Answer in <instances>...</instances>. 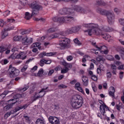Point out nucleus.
<instances>
[{"mask_svg":"<svg viewBox=\"0 0 124 124\" xmlns=\"http://www.w3.org/2000/svg\"><path fill=\"white\" fill-rule=\"evenodd\" d=\"M4 25V21L2 19L0 20V28H2Z\"/></svg>","mask_w":124,"mask_h":124,"instance_id":"nucleus-54","label":"nucleus"},{"mask_svg":"<svg viewBox=\"0 0 124 124\" xmlns=\"http://www.w3.org/2000/svg\"><path fill=\"white\" fill-rule=\"evenodd\" d=\"M120 56H121L122 59H123L124 61V51L123 52L120 53Z\"/></svg>","mask_w":124,"mask_h":124,"instance_id":"nucleus-64","label":"nucleus"},{"mask_svg":"<svg viewBox=\"0 0 124 124\" xmlns=\"http://www.w3.org/2000/svg\"><path fill=\"white\" fill-rule=\"evenodd\" d=\"M10 59H12V60H15L16 59V54L13 53L10 56Z\"/></svg>","mask_w":124,"mask_h":124,"instance_id":"nucleus-52","label":"nucleus"},{"mask_svg":"<svg viewBox=\"0 0 124 124\" xmlns=\"http://www.w3.org/2000/svg\"><path fill=\"white\" fill-rule=\"evenodd\" d=\"M74 42L76 44H78V45H82V43H81V42L79 41L78 38L74 39Z\"/></svg>","mask_w":124,"mask_h":124,"instance_id":"nucleus-32","label":"nucleus"},{"mask_svg":"<svg viewBox=\"0 0 124 124\" xmlns=\"http://www.w3.org/2000/svg\"><path fill=\"white\" fill-rule=\"evenodd\" d=\"M32 38H28L27 36H25V37L22 38L21 42L23 45H29L32 43Z\"/></svg>","mask_w":124,"mask_h":124,"instance_id":"nucleus-7","label":"nucleus"},{"mask_svg":"<svg viewBox=\"0 0 124 124\" xmlns=\"http://www.w3.org/2000/svg\"><path fill=\"white\" fill-rule=\"evenodd\" d=\"M83 97L80 95L73 96L71 100V105L74 109H79L83 105Z\"/></svg>","mask_w":124,"mask_h":124,"instance_id":"nucleus-3","label":"nucleus"},{"mask_svg":"<svg viewBox=\"0 0 124 124\" xmlns=\"http://www.w3.org/2000/svg\"><path fill=\"white\" fill-rule=\"evenodd\" d=\"M1 64H7L8 63V60L7 59H4L0 61Z\"/></svg>","mask_w":124,"mask_h":124,"instance_id":"nucleus-33","label":"nucleus"},{"mask_svg":"<svg viewBox=\"0 0 124 124\" xmlns=\"http://www.w3.org/2000/svg\"><path fill=\"white\" fill-rule=\"evenodd\" d=\"M59 14L61 15H66L67 14H71V9L68 8H64L61 9L59 11Z\"/></svg>","mask_w":124,"mask_h":124,"instance_id":"nucleus-9","label":"nucleus"},{"mask_svg":"<svg viewBox=\"0 0 124 124\" xmlns=\"http://www.w3.org/2000/svg\"><path fill=\"white\" fill-rule=\"evenodd\" d=\"M38 67L37 66H34L31 70V72H33L34 71H35V70H37Z\"/></svg>","mask_w":124,"mask_h":124,"instance_id":"nucleus-58","label":"nucleus"},{"mask_svg":"<svg viewBox=\"0 0 124 124\" xmlns=\"http://www.w3.org/2000/svg\"><path fill=\"white\" fill-rule=\"evenodd\" d=\"M119 22L121 24V25L124 26V19H120Z\"/></svg>","mask_w":124,"mask_h":124,"instance_id":"nucleus-63","label":"nucleus"},{"mask_svg":"<svg viewBox=\"0 0 124 124\" xmlns=\"http://www.w3.org/2000/svg\"><path fill=\"white\" fill-rule=\"evenodd\" d=\"M29 6L32 9L31 15L27 12L25 14V19L30 20L32 16H36L39 14V11H41L43 9V7L38 3L36 1H33L31 3L29 4Z\"/></svg>","mask_w":124,"mask_h":124,"instance_id":"nucleus-2","label":"nucleus"},{"mask_svg":"<svg viewBox=\"0 0 124 124\" xmlns=\"http://www.w3.org/2000/svg\"><path fill=\"white\" fill-rule=\"evenodd\" d=\"M117 68L119 70H124V64L120 65Z\"/></svg>","mask_w":124,"mask_h":124,"instance_id":"nucleus-55","label":"nucleus"},{"mask_svg":"<svg viewBox=\"0 0 124 124\" xmlns=\"http://www.w3.org/2000/svg\"><path fill=\"white\" fill-rule=\"evenodd\" d=\"M0 52H4V51H6V48L4 46H2L0 47Z\"/></svg>","mask_w":124,"mask_h":124,"instance_id":"nucleus-57","label":"nucleus"},{"mask_svg":"<svg viewBox=\"0 0 124 124\" xmlns=\"http://www.w3.org/2000/svg\"><path fill=\"white\" fill-rule=\"evenodd\" d=\"M80 31V27L78 26L72 27L70 29H68L66 31V33L67 34H71V33H75L79 31Z\"/></svg>","mask_w":124,"mask_h":124,"instance_id":"nucleus-8","label":"nucleus"},{"mask_svg":"<svg viewBox=\"0 0 124 124\" xmlns=\"http://www.w3.org/2000/svg\"><path fill=\"white\" fill-rule=\"evenodd\" d=\"M20 2H21L22 5H26L28 3L27 0H19Z\"/></svg>","mask_w":124,"mask_h":124,"instance_id":"nucleus-39","label":"nucleus"},{"mask_svg":"<svg viewBox=\"0 0 124 124\" xmlns=\"http://www.w3.org/2000/svg\"><path fill=\"white\" fill-rule=\"evenodd\" d=\"M82 84L85 87H88L89 85V78L88 77L83 76L82 77Z\"/></svg>","mask_w":124,"mask_h":124,"instance_id":"nucleus-15","label":"nucleus"},{"mask_svg":"<svg viewBox=\"0 0 124 124\" xmlns=\"http://www.w3.org/2000/svg\"><path fill=\"white\" fill-rule=\"evenodd\" d=\"M10 14V11L7 10L3 13V15L4 16V17H7V16H8Z\"/></svg>","mask_w":124,"mask_h":124,"instance_id":"nucleus-36","label":"nucleus"},{"mask_svg":"<svg viewBox=\"0 0 124 124\" xmlns=\"http://www.w3.org/2000/svg\"><path fill=\"white\" fill-rule=\"evenodd\" d=\"M108 94L109 96H111V97H115V92L110 91L108 93Z\"/></svg>","mask_w":124,"mask_h":124,"instance_id":"nucleus-50","label":"nucleus"},{"mask_svg":"<svg viewBox=\"0 0 124 124\" xmlns=\"http://www.w3.org/2000/svg\"><path fill=\"white\" fill-rule=\"evenodd\" d=\"M48 87H47L46 88L42 89L41 91L39 92L38 95H39V94H43V93H45V94H46V92H49V91H46V90H48Z\"/></svg>","mask_w":124,"mask_h":124,"instance_id":"nucleus-25","label":"nucleus"},{"mask_svg":"<svg viewBox=\"0 0 124 124\" xmlns=\"http://www.w3.org/2000/svg\"><path fill=\"white\" fill-rule=\"evenodd\" d=\"M59 45L63 48H70V40L67 38H62V40H60Z\"/></svg>","mask_w":124,"mask_h":124,"instance_id":"nucleus-4","label":"nucleus"},{"mask_svg":"<svg viewBox=\"0 0 124 124\" xmlns=\"http://www.w3.org/2000/svg\"><path fill=\"white\" fill-rule=\"evenodd\" d=\"M68 23H73L74 21V18L71 16H68Z\"/></svg>","mask_w":124,"mask_h":124,"instance_id":"nucleus-43","label":"nucleus"},{"mask_svg":"<svg viewBox=\"0 0 124 124\" xmlns=\"http://www.w3.org/2000/svg\"><path fill=\"white\" fill-rule=\"evenodd\" d=\"M42 74H43V69L41 68L39 70L37 75L38 76H40L41 75H42Z\"/></svg>","mask_w":124,"mask_h":124,"instance_id":"nucleus-46","label":"nucleus"},{"mask_svg":"<svg viewBox=\"0 0 124 124\" xmlns=\"http://www.w3.org/2000/svg\"><path fill=\"white\" fill-rule=\"evenodd\" d=\"M106 16H107L108 18V24H112V23H114V20L115 19V15H114L113 13H111L109 11H108L107 13V15H106Z\"/></svg>","mask_w":124,"mask_h":124,"instance_id":"nucleus-6","label":"nucleus"},{"mask_svg":"<svg viewBox=\"0 0 124 124\" xmlns=\"http://www.w3.org/2000/svg\"><path fill=\"white\" fill-rule=\"evenodd\" d=\"M25 55V52L22 51L20 52L19 54L16 55V59H20V60H26L27 59V55H25L24 57V55Z\"/></svg>","mask_w":124,"mask_h":124,"instance_id":"nucleus-14","label":"nucleus"},{"mask_svg":"<svg viewBox=\"0 0 124 124\" xmlns=\"http://www.w3.org/2000/svg\"><path fill=\"white\" fill-rule=\"evenodd\" d=\"M100 112L103 116H104V115L105 114V113H106L105 111V108H104V107L101 106H100Z\"/></svg>","mask_w":124,"mask_h":124,"instance_id":"nucleus-27","label":"nucleus"},{"mask_svg":"<svg viewBox=\"0 0 124 124\" xmlns=\"http://www.w3.org/2000/svg\"><path fill=\"white\" fill-rule=\"evenodd\" d=\"M45 61H46L45 59H43L40 61L39 63L40 66H43V65H44V63H45Z\"/></svg>","mask_w":124,"mask_h":124,"instance_id":"nucleus-41","label":"nucleus"},{"mask_svg":"<svg viewBox=\"0 0 124 124\" xmlns=\"http://www.w3.org/2000/svg\"><path fill=\"white\" fill-rule=\"evenodd\" d=\"M16 102H17V101H11L10 102H8V103H10V104H8L7 106L4 107V109H5V111H7L9 110V109H11V108H12V107H13V105L16 104Z\"/></svg>","mask_w":124,"mask_h":124,"instance_id":"nucleus-13","label":"nucleus"},{"mask_svg":"<svg viewBox=\"0 0 124 124\" xmlns=\"http://www.w3.org/2000/svg\"><path fill=\"white\" fill-rule=\"evenodd\" d=\"M45 95V92H43V94H39V95H38L37 96L34 97L33 100L34 101H35V100H37L38 98H41V97H43V96Z\"/></svg>","mask_w":124,"mask_h":124,"instance_id":"nucleus-29","label":"nucleus"},{"mask_svg":"<svg viewBox=\"0 0 124 124\" xmlns=\"http://www.w3.org/2000/svg\"><path fill=\"white\" fill-rule=\"evenodd\" d=\"M68 70H69L68 68H67V67H65V69H63L61 70V73L62 74L66 73L68 72Z\"/></svg>","mask_w":124,"mask_h":124,"instance_id":"nucleus-38","label":"nucleus"},{"mask_svg":"<svg viewBox=\"0 0 124 124\" xmlns=\"http://www.w3.org/2000/svg\"><path fill=\"white\" fill-rule=\"evenodd\" d=\"M19 98H21V94L17 93L16 94L14 97L12 99H19Z\"/></svg>","mask_w":124,"mask_h":124,"instance_id":"nucleus-35","label":"nucleus"},{"mask_svg":"<svg viewBox=\"0 0 124 124\" xmlns=\"http://www.w3.org/2000/svg\"><path fill=\"white\" fill-rule=\"evenodd\" d=\"M97 4L98 5H103V6H105V2H104V1L103 0H97L96 1Z\"/></svg>","mask_w":124,"mask_h":124,"instance_id":"nucleus-30","label":"nucleus"},{"mask_svg":"<svg viewBox=\"0 0 124 124\" xmlns=\"http://www.w3.org/2000/svg\"><path fill=\"white\" fill-rule=\"evenodd\" d=\"M110 67H111V70H117V69L118 68L117 67V66L114 64H111Z\"/></svg>","mask_w":124,"mask_h":124,"instance_id":"nucleus-37","label":"nucleus"},{"mask_svg":"<svg viewBox=\"0 0 124 124\" xmlns=\"http://www.w3.org/2000/svg\"><path fill=\"white\" fill-rule=\"evenodd\" d=\"M98 102L101 105L100 106H102V107H103L104 105H105V103L101 100H98Z\"/></svg>","mask_w":124,"mask_h":124,"instance_id":"nucleus-59","label":"nucleus"},{"mask_svg":"<svg viewBox=\"0 0 124 124\" xmlns=\"http://www.w3.org/2000/svg\"><path fill=\"white\" fill-rule=\"evenodd\" d=\"M57 55V52H49V53H46V52L44 51L42 53L40 54V58H43L44 57H52V56H55Z\"/></svg>","mask_w":124,"mask_h":124,"instance_id":"nucleus-11","label":"nucleus"},{"mask_svg":"<svg viewBox=\"0 0 124 124\" xmlns=\"http://www.w3.org/2000/svg\"><path fill=\"white\" fill-rule=\"evenodd\" d=\"M91 79L93 80V81H96L97 80V77L94 75H93L91 77Z\"/></svg>","mask_w":124,"mask_h":124,"instance_id":"nucleus-47","label":"nucleus"},{"mask_svg":"<svg viewBox=\"0 0 124 124\" xmlns=\"http://www.w3.org/2000/svg\"><path fill=\"white\" fill-rule=\"evenodd\" d=\"M56 31V29L54 28H50L47 30V33H50L51 32H54Z\"/></svg>","mask_w":124,"mask_h":124,"instance_id":"nucleus-40","label":"nucleus"},{"mask_svg":"<svg viewBox=\"0 0 124 124\" xmlns=\"http://www.w3.org/2000/svg\"><path fill=\"white\" fill-rule=\"evenodd\" d=\"M114 58L117 61H120L121 60V57H120V56L118 54L115 55Z\"/></svg>","mask_w":124,"mask_h":124,"instance_id":"nucleus-60","label":"nucleus"},{"mask_svg":"<svg viewBox=\"0 0 124 124\" xmlns=\"http://www.w3.org/2000/svg\"><path fill=\"white\" fill-rule=\"evenodd\" d=\"M60 34L59 33H55L52 35L49 36V38L51 39H53L54 38H60Z\"/></svg>","mask_w":124,"mask_h":124,"instance_id":"nucleus-21","label":"nucleus"},{"mask_svg":"<svg viewBox=\"0 0 124 124\" xmlns=\"http://www.w3.org/2000/svg\"><path fill=\"white\" fill-rule=\"evenodd\" d=\"M14 41H21L23 39L22 36H15L13 38Z\"/></svg>","mask_w":124,"mask_h":124,"instance_id":"nucleus-22","label":"nucleus"},{"mask_svg":"<svg viewBox=\"0 0 124 124\" xmlns=\"http://www.w3.org/2000/svg\"><path fill=\"white\" fill-rule=\"evenodd\" d=\"M11 111H12V113L14 114L15 113H17L18 111H20V109H19V108L17 107Z\"/></svg>","mask_w":124,"mask_h":124,"instance_id":"nucleus-48","label":"nucleus"},{"mask_svg":"<svg viewBox=\"0 0 124 124\" xmlns=\"http://www.w3.org/2000/svg\"><path fill=\"white\" fill-rule=\"evenodd\" d=\"M12 114H13L12 111H11L9 112H7L4 115V119L6 120L7 118H8V117H9V116H10L11 115H12Z\"/></svg>","mask_w":124,"mask_h":124,"instance_id":"nucleus-31","label":"nucleus"},{"mask_svg":"<svg viewBox=\"0 0 124 124\" xmlns=\"http://www.w3.org/2000/svg\"><path fill=\"white\" fill-rule=\"evenodd\" d=\"M92 89L93 92H94V93H95V92L97 91V88L96 87L95 84L92 85Z\"/></svg>","mask_w":124,"mask_h":124,"instance_id":"nucleus-53","label":"nucleus"},{"mask_svg":"<svg viewBox=\"0 0 124 124\" xmlns=\"http://www.w3.org/2000/svg\"><path fill=\"white\" fill-rule=\"evenodd\" d=\"M96 11L97 13H99V14L104 16H106L108 12V11H106L103 9H101L100 8L97 9Z\"/></svg>","mask_w":124,"mask_h":124,"instance_id":"nucleus-16","label":"nucleus"},{"mask_svg":"<svg viewBox=\"0 0 124 124\" xmlns=\"http://www.w3.org/2000/svg\"><path fill=\"white\" fill-rule=\"evenodd\" d=\"M114 12H116V13H117V14L120 13V12L122 11L121 9H118L117 8H114Z\"/></svg>","mask_w":124,"mask_h":124,"instance_id":"nucleus-56","label":"nucleus"},{"mask_svg":"<svg viewBox=\"0 0 124 124\" xmlns=\"http://www.w3.org/2000/svg\"><path fill=\"white\" fill-rule=\"evenodd\" d=\"M12 92V91H4V92L0 95L1 98H4V97H5V96H6V95H7L8 93H11Z\"/></svg>","mask_w":124,"mask_h":124,"instance_id":"nucleus-19","label":"nucleus"},{"mask_svg":"<svg viewBox=\"0 0 124 124\" xmlns=\"http://www.w3.org/2000/svg\"><path fill=\"white\" fill-rule=\"evenodd\" d=\"M35 124H46L45 121L44 119H38L35 122Z\"/></svg>","mask_w":124,"mask_h":124,"instance_id":"nucleus-23","label":"nucleus"},{"mask_svg":"<svg viewBox=\"0 0 124 124\" xmlns=\"http://www.w3.org/2000/svg\"><path fill=\"white\" fill-rule=\"evenodd\" d=\"M11 101H16V104H21V103H22V100H18V99H11L9 100L8 101V102H11Z\"/></svg>","mask_w":124,"mask_h":124,"instance_id":"nucleus-28","label":"nucleus"},{"mask_svg":"<svg viewBox=\"0 0 124 124\" xmlns=\"http://www.w3.org/2000/svg\"><path fill=\"white\" fill-rule=\"evenodd\" d=\"M53 73H54V69L49 70L48 74V76H52V74H53Z\"/></svg>","mask_w":124,"mask_h":124,"instance_id":"nucleus-62","label":"nucleus"},{"mask_svg":"<svg viewBox=\"0 0 124 124\" xmlns=\"http://www.w3.org/2000/svg\"><path fill=\"white\" fill-rule=\"evenodd\" d=\"M62 17H55L53 18V21L55 22L56 23H59L60 24H62Z\"/></svg>","mask_w":124,"mask_h":124,"instance_id":"nucleus-20","label":"nucleus"},{"mask_svg":"<svg viewBox=\"0 0 124 124\" xmlns=\"http://www.w3.org/2000/svg\"><path fill=\"white\" fill-rule=\"evenodd\" d=\"M20 73V70L16 69V68L12 66V65H10L9 69L8 70V74L12 77H16L18 76Z\"/></svg>","mask_w":124,"mask_h":124,"instance_id":"nucleus-5","label":"nucleus"},{"mask_svg":"<svg viewBox=\"0 0 124 124\" xmlns=\"http://www.w3.org/2000/svg\"><path fill=\"white\" fill-rule=\"evenodd\" d=\"M80 86H81V84H80L79 82H77L75 85V88L76 90L78 88L80 87Z\"/></svg>","mask_w":124,"mask_h":124,"instance_id":"nucleus-51","label":"nucleus"},{"mask_svg":"<svg viewBox=\"0 0 124 124\" xmlns=\"http://www.w3.org/2000/svg\"><path fill=\"white\" fill-rule=\"evenodd\" d=\"M73 9L75 10V11L78 12V13L84 14L85 12H86V10L84 9V8L78 5H75L73 8Z\"/></svg>","mask_w":124,"mask_h":124,"instance_id":"nucleus-12","label":"nucleus"},{"mask_svg":"<svg viewBox=\"0 0 124 124\" xmlns=\"http://www.w3.org/2000/svg\"><path fill=\"white\" fill-rule=\"evenodd\" d=\"M19 50V48L18 47H14L12 49V52L13 53H14L15 52H16L17 51Z\"/></svg>","mask_w":124,"mask_h":124,"instance_id":"nucleus-61","label":"nucleus"},{"mask_svg":"<svg viewBox=\"0 0 124 124\" xmlns=\"http://www.w3.org/2000/svg\"><path fill=\"white\" fill-rule=\"evenodd\" d=\"M24 119L25 120L26 123H27V124H31V117L28 116V115H24L23 116Z\"/></svg>","mask_w":124,"mask_h":124,"instance_id":"nucleus-18","label":"nucleus"},{"mask_svg":"<svg viewBox=\"0 0 124 124\" xmlns=\"http://www.w3.org/2000/svg\"><path fill=\"white\" fill-rule=\"evenodd\" d=\"M61 24H62V23H68V16H65L64 17H61Z\"/></svg>","mask_w":124,"mask_h":124,"instance_id":"nucleus-24","label":"nucleus"},{"mask_svg":"<svg viewBox=\"0 0 124 124\" xmlns=\"http://www.w3.org/2000/svg\"><path fill=\"white\" fill-rule=\"evenodd\" d=\"M83 27L86 29H90L88 30L85 31V32H88V35L91 36L93 34H96V35H101L103 38L107 40L110 38L111 36L106 33L101 32V30L98 29V25L93 23L83 24Z\"/></svg>","mask_w":124,"mask_h":124,"instance_id":"nucleus-1","label":"nucleus"},{"mask_svg":"<svg viewBox=\"0 0 124 124\" xmlns=\"http://www.w3.org/2000/svg\"><path fill=\"white\" fill-rule=\"evenodd\" d=\"M8 35V32H7V31L4 29L3 31H2L1 32V38L2 39H4Z\"/></svg>","mask_w":124,"mask_h":124,"instance_id":"nucleus-17","label":"nucleus"},{"mask_svg":"<svg viewBox=\"0 0 124 124\" xmlns=\"http://www.w3.org/2000/svg\"><path fill=\"white\" fill-rule=\"evenodd\" d=\"M102 65H100L99 67L97 69V73L98 74H101V66Z\"/></svg>","mask_w":124,"mask_h":124,"instance_id":"nucleus-44","label":"nucleus"},{"mask_svg":"<svg viewBox=\"0 0 124 124\" xmlns=\"http://www.w3.org/2000/svg\"><path fill=\"white\" fill-rule=\"evenodd\" d=\"M29 67V66L28 65H24L20 70V71L21 72H24L28 69V68Z\"/></svg>","mask_w":124,"mask_h":124,"instance_id":"nucleus-34","label":"nucleus"},{"mask_svg":"<svg viewBox=\"0 0 124 124\" xmlns=\"http://www.w3.org/2000/svg\"><path fill=\"white\" fill-rule=\"evenodd\" d=\"M76 90H78V92H80V93H83V94H85V92H84V91L83 90V88H82V87H79L77 88Z\"/></svg>","mask_w":124,"mask_h":124,"instance_id":"nucleus-45","label":"nucleus"},{"mask_svg":"<svg viewBox=\"0 0 124 124\" xmlns=\"http://www.w3.org/2000/svg\"><path fill=\"white\" fill-rule=\"evenodd\" d=\"M92 45L95 46V48L98 49L99 51H100L102 49V48H105L106 46H101L100 47H98V46H96V43H92Z\"/></svg>","mask_w":124,"mask_h":124,"instance_id":"nucleus-26","label":"nucleus"},{"mask_svg":"<svg viewBox=\"0 0 124 124\" xmlns=\"http://www.w3.org/2000/svg\"><path fill=\"white\" fill-rule=\"evenodd\" d=\"M48 121L51 124H60V120L57 117L50 116L48 118Z\"/></svg>","mask_w":124,"mask_h":124,"instance_id":"nucleus-10","label":"nucleus"},{"mask_svg":"<svg viewBox=\"0 0 124 124\" xmlns=\"http://www.w3.org/2000/svg\"><path fill=\"white\" fill-rule=\"evenodd\" d=\"M29 88H30L29 85H25L24 87L22 89L21 91H23V92H26V91H27V90H28Z\"/></svg>","mask_w":124,"mask_h":124,"instance_id":"nucleus-49","label":"nucleus"},{"mask_svg":"<svg viewBox=\"0 0 124 124\" xmlns=\"http://www.w3.org/2000/svg\"><path fill=\"white\" fill-rule=\"evenodd\" d=\"M66 88H67V86L64 85V84L58 85V89H66Z\"/></svg>","mask_w":124,"mask_h":124,"instance_id":"nucleus-42","label":"nucleus"}]
</instances>
